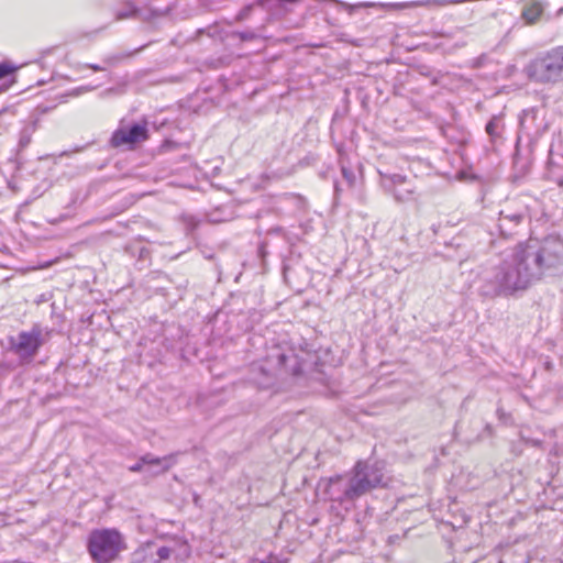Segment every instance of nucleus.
<instances>
[{"label": "nucleus", "mask_w": 563, "mask_h": 563, "mask_svg": "<svg viewBox=\"0 0 563 563\" xmlns=\"http://www.w3.org/2000/svg\"><path fill=\"white\" fill-rule=\"evenodd\" d=\"M563 273V239L549 235L519 243L497 265L483 268L475 280V290L483 299L509 297L527 289L543 276Z\"/></svg>", "instance_id": "f257e3e1"}, {"label": "nucleus", "mask_w": 563, "mask_h": 563, "mask_svg": "<svg viewBox=\"0 0 563 563\" xmlns=\"http://www.w3.org/2000/svg\"><path fill=\"white\" fill-rule=\"evenodd\" d=\"M384 474L378 463L357 461L351 472L329 478L325 495L345 511L373 489L383 486Z\"/></svg>", "instance_id": "f03ea898"}, {"label": "nucleus", "mask_w": 563, "mask_h": 563, "mask_svg": "<svg viewBox=\"0 0 563 563\" xmlns=\"http://www.w3.org/2000/svg\"><path fill=\"white\" fill-rule=\"evenodd\" d=\"M278 371H285L294 376L301 374L299 357L287 346L277 344L267 352L265 364H253L252 372H261L263 378L252 377L253 382L261 387H268Z\"/></svg>", "instance_id": "7ed1b4c3"}, {"label": "nucleus", "mask_w": 563, "mask_h": 563, "mask_svg": "<svg viewBox=\"0 0 563 563\" xmlns=\"http://www.w3.org/2000/svg\"><path fill=\"white\" fill-rule=\"evenodd\" d=\"M529 80L540 85H563V45L552 47L525 67Z\"/></svg>", "instance_id": "20e7f679"}, {"label": "nucleus", "mask_w": 563, "mask_h": 563, "mask_svg": "<svg viewBox=\"0 0 563 563\" xmlns=\"http://www.w3.org/2000/svg\"><path fill=\"white\" fill-rule=\"evenodd\" d=\"M190 555L187 541L176 538L164 544L147 542L133 553V563H186Z\"/></svg>", "instance_id": "39448f33"}, {"label": "nucleus", "mask_w": 563, "mask_h": 563, "mask_svg": "<svg viewBox=\"0 0 563 563\" xmlns=\"http://www.w3.org/2000/svg\"><path fill=\"white\" fill-rule=\"evenodd\" d=\"M87 549L95 563H112L125 549V544L117 529L103 528L89 533Z\"/></svg>", "instance_id": "423d86ee"}, {"label": "nucleus", "mask_w": 563, "mask_h": 563, "mask_svg": "<svg viewBox=\"0 0 563 563\" xmlns=\"http://www.w3.org/2000/svg\"><path fill=\"white\" fill-rule=\"evenodd\" d=\"M52 333V329L35 323L30 330L21 331L16 336L9 338L10 350L21 362L29 363L35 357L40 349L48 342Z\"/></svg>", "instance_id": "0eeeda50"}, {"label": "nucleus", "mask_w": 563, "mask_h": 563, "mask_svg": "<svg viewBox=\"0 0 563 563\" xmlns=\"http://www.w3.org/2000/svg\"><path fill=\"white\" fill-rule=\"evenodd\" d=\"M379 177L382 188L391 195L395 201L405 203L416 199V187L405 175L379 172Z\"/></svg>", "instance_id": "6e6552de"}, {"label": "nucleus", "mask_w": 563, "mask_h": 563, "mask_svg": "<svg viewBox=\"0 0 563 563\" xmlns=\"http://www.w3.org/2000/svg\"><path fill=\"white\" fill-rule=\"evenodd\" d=\"M148 139V130L146 122L124 124L123 121L119 128L112 133L110 144L112 147L133 148L137 143Z\"/></svg>", "instance_id": "1a4fd4ad"}, {"label": "nucleus", "mask_w": 563, "mask_h": 563, "mask_svg": "<svg viewBox=\"0 0 563 563\" xmlns=\"http://www.w3.org/2000/svg\"><path fill=\"white\" fill-rule=\"evenodd\" d=\"M177 454H168L163 457H156L151 453H146L139 459V461L131 465L129 470L133 473H139L144 470V466L151 468L153 475H158L167 472L176 464Z\"/></svg>", "instance_id": "9d476101"}, {"label": "nucleus", "mask_w": 563, "mask_h": 563, "mask_svg": "<svg viewBox=\"0 0 563 563\" xmlns=\"http://www.w3.org/2000/svg\"><path fill=\"white\" fill-rule=\"evenodd\" d=\"M526 219V210L523 208L512 209L506 206L500 210L498 217V229L501 235L510 236L517 232Z\"/></svg>", "instance_id": "9b49d317"}, {"label": "nucleus", "mask_w": 563, "mask_h": 563, "mask_svg": "<svg viewBox=\"0 0 563 563\" xmlns=\"http://www.w3.org/2000/svg\"><path fill=\"white\" fill-rule=\"evenodd\" d=\"M37 130V120L25 122L19 132L16 154L23 152L31 143L32 136Z\"/></svg>", "instance_id": "f8f14e48"}, {"label": "nucleus", "mask_w": 563, "mask_h": 563, "mask_svg": "<svg viewBox=\"0 0 563 563\" xmlns=\"http://www.w3.org/2000/svg\"><path fill=\"white\" fill-rule=\"evenodd\" d=\"M538 110L536 108L526 109L520 115V130L530 134L533 130V122L537 119Z\"/></svg>", "instance_id": "ddd939ff"}, {"label": "nucleus", "mask_w": 563, "mask_h": 563, "mask_svg": "<svg viewBox=\"0 0 563 563\" xmlns=\"http://www.w3.org/2000/svg\"><path fill=\"white\" fill-rule=\"evenodd\" d=\"M144 47H146V45H142L140 46L139 48H135L134 51L132 52H125V53H115V54H111V55H108L103 62L106 65L108 66H117L118 64H120L121 62H123L124 59L133 56L134 54L141 52Z\"/></svg>", "instance_id": "4468645a"}, {"label": "nucleus", "mask_w": 563, "mask_h": 563, "mask_svg": "<svg viewBox=\"0 0 563 563\" xmlns=\"http://www.w3.org/2000/svg\"><path fill=\"white\" fill-rule=\"evenodd\" d=\"M542 14V8L539 3H532L523 9L522 18L529 24H532L539 20Z\"/></svg>", "instance_id": "2eb2a0df"}, {"label": "nucleus", "mask_w": 563, "mask_h": 563, "mask_svg": "<svg viewBox=\"0 0 563 563\" xmlns=\"http://www.w3.org/2000/svg\"><path fill=\"white\" fill-rule=\"evenodd\" d=\"M501 130V118L500 117H493L488 123L486 124V132L492 137H498Z\"/></svg>", "instance_id": "dca6fc26"}, {"label": "nucleus", "mask_w": 563, "mask_h": 563, "mask_svg": "<svg viewBox=\"0 0 563 563\" xmlns=\"http://www.w3.org/2000/svg\"><path fill=\"white\" fill-rule=\"evenodd\" d=\"M16 69L18 68L9 62H1L0 63V81L10 79V84H12L14 81L13 76H14V73Z\"/></svg>", "instance_id": "f3484780"}, {"label": "nucleus", "mask_w": 563, "mask_h": 563, "mask_svg": "<svg viewBox=\"0 0 563 563\" xmlns=\"http://www.w3.org/2000/svg\"><path fill=\"white\" fill-rule=\"evenodd\" d=\"M341 174L349 184V186H354L356 179L355 174L350 167L345 166L343 163H341Z\"/></svg>", "instance_id": "a211bd4d"}, {"label": "nucleus", "mask_w": 563, "mask_h": 563, "mask_svg": "<svg viewBox=\"0 0 563 563\" xmlns=\"http://www.w3.org/2000/svg\"><path fill=\"white\" fill-rule=\"evenodd\" d=\"M10 122L5 121V118L0 114V135L9 131Z\"/></svg>", "instance_id": "6ab92c4d"}, {"label": "nucleus", "mask_w": 563, "mask_h": 563, "mask_svg": "<svg viewBox=\"0 0 563 563\" xmlns=\"http://www.w3.org/2000/svg\"><path fill=\"white\" fill-rule=\"evenodd\" d=\"M520 437L525 443L530 444L532 446H540L542 443L541 440L526 438L522 433L520 434Z\"/></svg>", "instance_id": "aec40b11"}, {"label": "nucleus", "mask_w": 563, "mask_h": 563, "mask_svg": "<svg viewBox=\"0 0 563 563\" xmlns=\"http://www.w3.org/2000/svg\"><path fill=\"white\" fill-rule=\"evenodd\" d=\"M186 222L188 228H190L191 230H194L198 225V221L192 216L186 217Z\"/></svg>", "instance_id": "412c9836"}, {"label": "nucleus", "mask_w": 563, "mask_h": 563, "mask_svg": "<svg viewBox=\"0 0 563 563\" xmlns=\"http://www.w3.org/2000/svg\"><path fill=\"white\" fill-rule=\"evenodd\" d=\"M86 67H87V68H89V69H92V70H95V71H102V70H106V67L100 66V65H98V64H87V65H86Z\"/></svg>", "instance_id": "4be33fe9"}, {"label": "nucleus", "mask_w": 563, "mask_h": 563, "mask_svg": "<svg viewBox=\"0 0 563 563\" xmlns=\"http://www.w3.org/2000/svg\"><path fill=\"white\" fill-rule=\"evenodd\" d=\"M261 563H280L277 558L269 555L266 560L262 561Z\"/></svg>", "instance_id": "5701e85b"}, {"label": "nucleus", "mask_w": 563, "mask_h": 563, "mask_svg": "<svg viewBox=\"0 0 563 563\" xmlns=\"http://www.w3.org/2000/svg\"><path fill=\"white\" fill-rule=\"evenodd\" d=\"M209 220H210L211 222H220V221H222V219H221V218L216 217L214 214H211V216H210V218H209Z\"/></svg>", "instance_id": "b1692460"}, {"label": "nucleus", "mask_w": 563, "mask_h": 563, "mask_svg": "<svg viewBox=\"0 0 563 563\" xmlns=\"http://www.w3.org/2000/svg\"><path fill=\"white\" fill-rule=\"evenodd\" d=\"M125 16H126V14H125V13H118L117 19H123V18H125Z\"/></svg>", "instance_id": "393cba45"}, {"label": "nucleus", "mask_w": 563, "mask_h": 563, "mask_svg": "<svg viewBox=\"0 0 563 563\" xmlns=\"http://www.w3.org/2000/svg\"><path fill=\"white\" fill-rule=\"evenodd\" d=\"M241 37H242L243 40L251 38V36H249V34H242V35H241Z\"/></svg>", "instance_id": "a878e982"}, {"label": "nucleus", "mask_w": 563, "mask_h": 563, "mask_svg": "<svg viewBox=\"0 0 563 563\" xmlns=\"http://www.w3.org/2000/svg\"><path fill=\"white\" fill-rule=\"evenodd\" d=\"M334 190H335V194H338V192H339V186H338L336 184H335V186H334Z\"/></svg>", "instance_id": "bb28decb"}, {"label": "nucleus", "mask_w": 563, "mask_h": 563, "mask_svg": "<svg viewBox=\"0 0 563 563\" xmlns=\"http://www.w3.org/2000/svg\"><path fill=\"white\" fill-rule=\"evenodd\" d=\"M363 5H365V7H369V5H372V3H364Z\"/></svg>", "instance_id": "cd10ccee"}]
</instances>
